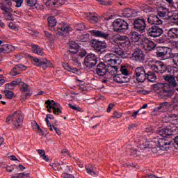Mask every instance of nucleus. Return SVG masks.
<instances>
[{
    "instance_id": "obj_57",
    "label": "nucleus",
    "mask_w": 178,
    "mask_h": 178,
    "mask_svg": "<svg viewBox=\"0 0 178 178\" xmlns=\"http://www.w3.org/2000/svg\"><path fill=\"white\" fill-rule=\"evenodd\" d=\"M10 122H12L13 124V114L6 118V122L8 124H10Z\"/></svg>"
},
{
    "instance_id": "obj_13",
    "label": "nucleus",
    "mask_w": 178,
    "mask_h": 178,
    "mask_svg": "<svg viewBox=\"0 0 178 178\" xmlns=\"http://www.w3.org/2000/svg\"><path fill=\"white\" fill-rule=\"evenodd\" d=\"M143 44L145 51H154V49L156 48V44L152 40H149L148 38H145L143 40Z\"/></svg>"
},
{
    "instance_id": "obj_26",
    "label": "nucleus",
    "mask_w": 178,
    "mask_h": 178,
    "mask_svg": "<svg viewBox=\"0 0 178 178\" xmlns=\"http://www.w3.org/2000/svg\"><path fill=\"white\" fill-rule=\"evenodd\" d=\"M86 169L88 175L90 176L97 177L99 175V172L97 171V167L92 165H86Z\"/></svg>"
},
{
    "instance_id": "obj_18",
    "label": "nucleus",
    "mask_w": 178,
    "mask_h": 178,
    "mask_svg": "<svg viewBox=\"0 0 178 178\" xmlns=\"http://www.w3.org/2000/svg\"><path fill=\"white\" fill-rule=\"evenodd\" d=\"M169 49L165 47H160L156 48V56L157 58H161V59H165L168 55Z\"/></svg>"
},
{
    "instance_id": "obj_58",
    "label": "nucleus",
    "mask_w": 178,
    "mask_h": 178,
    "mask_svg": "<svg viewBox=\"0 0 178 178\" xmlns=\"http://www.w3.org/2000/svg\"><path fill=\"white\" fill-rule=\"evenodd\" d=\"M53 5H65V0H54Z\"/></svg>"
},
{
    "instance_id": "obj_49",
    "label": "nucleus",
    "mask_w": 178,
    "mask_h": 178,
    "mask_svg": "<svg viewBox=\"0 0 178 178\" xmlns=\"http://www.w3.org/2000/svg\"><path fill=\"white\" fill-rule=\"evenodd\" d=\"M4 94L6 97V98H8V99H12L13 98V95H15L13 92L8 90H5Z\"/></svg>"
},
{
    "instance_id": "obj_42",
    "label": "nucleus",
    "mask_w": 178,
    "mask_h": 178,
    "mask_svg": "<svg viewBox=\"0 0 178 178\" xmlns=\"http://www.w3.org/2000/svg\"><path fill=\"white\" fill-rule=\"evenodd\" d=\"M32 51L33 52H34V54H37V55H44V53L42 52V49H40L38 45H32Z\"/></svg>"
},
{
    "instance_id": "obj_7",
    "label": "nucleus",
    "mask_w": 178,
    "mask_h": 178,
    "mask_svg": "<svg viewBox=\"0 0 178 178\" xmlns=\"http://www.w3.org/2000/svg\"><path fill=\"white\" fill-rule=\"evenodd\" d=\"M147 69H144V67H138L135 70V74L136 76V80L138 83H144L147 80Z\"/></svg>"
},
{
    "instance_id": "obj_54",
    "label": "nucleus",
    "mask_w": 178,
    "mask_h": 178,
    "mask_svg": "<svg viewBox=\"0 0 178 178\" xmlns=\"http://www.w3.org/2000/svg\"><path fill=\"white\" fill-rule=\"evenodd\" d=\"M8 27L11 30H14L15 31H17L19 30V28H17V26L15 25L12 22L8 24Z\"/></svg>"
},
{
    "instance_id": "obj_14",
    "label": "nucleus",
    "mask_w": 178,
    "mask_h": 178,
    "mask_svg": "<svg viewBox=\"0 0 178 178\" xmlns=\"http://www.w3.org/2000/svg\"><path fill=\"white\" fill-rule=\"evenodd\" d=\"M163 79L169 83V87H172L173 88L177 87L178 84L174 75L166 74L163 76Z\"/></svg>"
},
{
    "instance_id": "obj_43",
    "label": "nucleus",
    "mask_w": 178,
    "mask_h": 178,
    "mask_svg": "<svg viewBox=\"0 0 178 178\" xmlns=\"http://www.w3.org/2000/svg\"><path fill=\"white\" fill-rule=\"evenodd\" d=\"M11 178H30V173H17L15 175H12Z\"/></svg>"
},
{
    "instance_id": "obj_39",
    "label": "nucleus",
    "mask_w": 178,
    "mask_h": 178,
    "mask_svg": "<svg viewBox=\"0 0 178 178\" xmlns=\"http://www.w3.org/2000/svg\"><path fill=\"white\" fill-rule=\"evenodd\" d=\"M107 72L111 74V76H115L118 73V67L115 65H108L107 66Z\"/></svg>"
},
{
    "instance_id": "obj_53",
    "label": "nucleus",
    "mask_w": 178,
    "mask_h": 178,
    "mask_svg": "<svg viewBox=\"0 0 178 178\" xmlns=\"http://www.w3.org/2000/svg\"><path fill=\"white\" fill-rule=\"evenodd\" d=\"M11 83V84H13V86L15 87V86H19V84L21 86L22 82V79H17L15 81H13Z\"/></svg>"
},
{
    "instance_id": "obj_41",
    "label": "nucleus",
    "mask_w": 178,
    "mask_h": 178,
    "mask_svg": "<svg viewBox=\"0 0 178 178\" xmlns=\"http://www.w3.org/2000/svg\"><path fill=\"white\" fill-rule=\"evenodd\" d=\"M85 19L86 20H89V22H97L98 20V17L94 15L92 13H88L86 15Z\"/></svg>"
},
{
    "instance_id": "obj_36",
    "label": "nucleus",
    "mask_w": 178,
    "mask_h": 178,
    "mask_svg": "<svg viewBox=\"0 0 178 178\" xmlns=\"http://www.w3.org/2000/svg\"><path fill=\"white\" fill-rule=\"evenodd\" d=\"M173 72V70H172V67L169 65H165V63H163V65H161V67L160 68V71H159V73H161V74L163 73H172Z\"/></svg>"
},
{
    "instance_id": "obj_6",
    "label": "nucleus",
    "mask_w": 178,
    "mask_h": 178,
    "mask_svg": "<svg viewBox=\"0 0 178 178\" xmlns=\"http://www.w3.org/2000/svg\"><path fill=\"white\" fill-rule=\"evenodd\" d=\"M98 62V58L95 54H88L85 57L84 65L88 69H92Z\"/></svg>"
},
{
    "instance_id": "obj_33",
    "label": "nucleus",
    "mask_w": 178,
    "mask_h": 178,
    "mask_svg": "<svg viewBox=\"0 0 178 178\" xmlns=\"http://www.w3.org/2000/svg\"><path fill=\"white\" fill-rule=\"evenodd\" d=\"M168 105H169V102H168L161 103L159 106L154 108V112H165L168 108Z\"/></svg>"
},
{
    "instance_id": "obj_1",
    "label": "nucleus",
    "mask_w": 178,
    "mask_h": 178,
    "mask_svg": "<svg viewBox=\"0 0 178 178\" xmlns=\"http://www.w3.org/2000/svg\"><path fill=\"white\" fill-rule=\"evenodd\" d=\"M147 23L152 24V26L146 29V34L150 38H156L161 37L163 34V29L159 27L163 22L158 17V15H150L147 17Z\"/></svg>"
},
{
    "instance_id": "obj_11",
    "label": "nucleus",
    "mask_w": 178,
    "mask_h": 178,
    "mask_svg": "<svg viewBox=\"0 0 178 178\" xmlns=\"http://www.w3.org/2000/svg\"><path fill=\"white\" fill-rule=\"evenodd\" d=\"M138 143L140 144V149L141 151H144V149H149V151H155L156 147H152L148 141L145 139V138H140L138 139Z\"/></svg>"
},
{
    "instance_id": "obj_9",
    "label": "nucleus",
    "mask_w": 178,
    "mask_h": 178,
    "mask_svg": "<svg viewBox=\"0 0 178 178\" xmlns=\"http://www.w3.org/2000/svg\"><path fill=\"white\" fill-rule=\"evenodd\" d=\"M92 47L94 48L95 51L102 54V52H105V49H106L108 46L106 45V42L104 41L92 40Z\"/></svg>"
},
{
    "instance_id": "obj_50",
    "label": "nucleus",
    "mask_w": 178,
    "mask_h": 178,
    "mask_svg": "<svg viewBox=\"0 0 178 178\" xmlns=\"http://www.w3.org/2000/svg\"><path fill=\"white\" fill-rule=\"evenodd\" d=\"M131 155L134 156H140L141 155V152L140 150L136 149H131Z\"/></svg>"
},
{
    "instance_id": "obj_61",
    "label": "nucleus",
    "mask_w": 178,
    "mask_h": 178,
    "mask_svg": "<svg viewBox=\"0 0 178 178\" xmlns=\"http://www.w3.org/2000/svg\"><path fill=\"white\" fill-rule=\"evenodd\" d=\"M45 104L48 105V106H54L56 103L54 100H47Z\"/></svg>"
},
{
    "instance_id": "obj_59",
    "label": "nucleus",
    "mask_w": 178,
    "mask_h": 178,
    "mask_svg": "<svg viewBox=\"0 0 178 178\" xmlns=\"http://www.w3.org/2000/svg\"><path fill=\"white\" fill-rule=\"evenodd\" d=\"M68 106L70 108H71V109H73L74 111H76L77 112L81 111V108L80 107H76V106H73L72 104H69Z\"/></svg>"
},
{
    "instance_id": "obj_17",
    "label": "nucleus",
    "mask_w": 178,
    "mask_h": 178,
    "mask_svg": "<svg viewBox=\"0 0 178 178\" xmlns=\"http://www.w3.org/2000/svg\"><path fill=\"white\" fill-rule=\"evenodd\" d=\"M162 65H163V63L161 61L149 60L148 63L149 67L156 73H159L161 67H162Z\"/></svg>"
},
{
    "instance_id": "obj_8",
    "label": "nucleus",
    "mask_w": 178,
    "mask_h": 178,
    "mask_svg": "<svg viewBox=\"0 0 178 178\" xmlns=\"http://www.w3.org/2000/svg\"><path fill=\"white\" fill-rule=\"evenodd\" d=\"M132 60L139 63H143L145 60V54L143 49L138 48L136 49L132 54Z\"/></svg>"
},
{
    "instance_id": "obj_19",
    "label": "nucleus",
    "mask_w": 178,
    "mask_h": 178,
    "mask_svg": "<svg viewBox=\"0 0 178 178\" xmlns=\"http://www.w3.org/2000/svg\"><path fill=\"white\" fill-rule=\"evenodd\" d=\"M107 66H115L118 65V60H116V56L113 54H107L104 56Z\"/></svg>"
},
{
    "instance_id": "obj_5",
    "label": "nucleus",
    "mask_w": 178,
    "mask_h": 178,
    "mask_svg": "<svg viewBox=\"0 0 178 178\" xmlns=\"http://www.w3.org/2000/svg\"><path fill=\"white\" fill-rule=\"evenodd\" d=\"M0 9L1 10H2V14L5 20L11 22H13V20H15V17H13V15H12V12H13V10H12V8H8L5 5V3H1L0 4Z\"/></svg>"
},
{
    "instance_id": "obj_35",
    "label": "nucleus",
    "mask_w": 178,
    "mask_h": 178,
    "mask_svg": "<svg viewBox=\"0 0 178 178\" xmlns=\"http://www.w3.org/2000/svg\"><path fill=\"white\" fill-rule=\"evenodd\" d=\"M122 16L124 17H134L136 14L134 13V10L130 8H126L122 12Z\"/></svg>"
},
{
    "instance_id": "obj_15",
    "label": "nucleus",
    "mask_w": 178,
    "mask_h": 178,
    "mask_svg": "<svg viewBox=\"0 0 178 178\" xmlns=\"http://www.w3.org/2000/svg\"><path fill=\"white\" fill-rule=\"evenodd\" d=\"M96 73L98 76H104L108 73V65L101 62L97 65Z\"/></svg>"
},
{
    "instance_id": "obj_30",
    "label": "nucleus",
    "mask_w": 178,
    "mask_h": 178,
    "mask_svg": "<svg viewBox=\"0 0 178 178\" xmlns=\"http://www.w3.org/2000/svg\"><path fill=\"white\" fill-rule=\"evenodd\" d=\"M49 29L51 31H55V26H56V18L54 16L47 18Z\"/></svg>"
},
{
    "instance_id": "obj_60",
    "label": "nucleus",
    "mask_w": 178,
    "mask_h": 178,
    "mask_svg": "<svg viewBox=\"0 0 178 178\" xmlns=\"http://www.w3.org/2000/svg\"><path fill=\"white\" fill-rule=\"evenodd\" d=\"M32 129H33V130H35V129H38V130L40 129V125H38V124L37 123V122L33 121V122H32Z\"/></svg>"
},
{
    "instance_id": "obj_20",
    "label": "nucleus",
    "mask_w": 178,
    "mask_h": 178,
    "mask_svg": "<svg viewBox=\"0 0 178 178\" xmlns=\"http://www.w3.org/2000/svg\"><path fill=\"white\" fill-rule=\"evenodd\" d=\"M157 143L159 144V148L162 151H168V149H169L170 141L166 140L165 138H159Z\"/></svg>"
},
{
    "instance_id": "obj_51",
    "label": "nucleus",
    "mask_w": 178,
    "mask_h": 178,
    "mask_svg": "<svg viewBox=\"0 0 178 178\" xmlns=\"http://www.w3.org/2000/svg\"><path fill=\"white\" fill-rule=\"evenodd\" d=\"M26 2L29 6H31V8L37 5V0H26Z\"/></svg>"
},
{
    "instance_id": "obj_31",
    "label": "nucleus",
    "mask_w": 178,
    "mask_h": 178,
    "mask_svg": "<svg viewBox=\"0 0 178 178\" xmlns=\"http://www.w3.org/2000/svg\"><path fill=\"white\" fill-rule=\"evenodd\" d=\"M15 49V47L10 44H3L0 47V54L3 52V54H10Z\"/></svg>"
},
{
    "instance_id": "obj_27",
    "label": "nucleus",
    "mask_w": 178,
    "mask_h": 178,
    "mask_svg": "<svg viewBox=\"0 0 178 178\" xmlns=\"http://www.w3.org/2000/svg\"><path fill=\"white\" fill-rule=\"evenodd\" d=\"M26 70V66L18 64L14 67V68L10 72V76H17V74H20V72Z\"/></svg>"
},
{
    "instance_id": "obj_2",
    "label": "nucleus",
    "mask_w": 178,
    "mask_h": 178,
    "mask_svg": "<svg viewBox=\"0 0 178 178\" xmlns=\"http://www.w3.org/2000/svg\"><path fill=\"white\" fill-rule=\"evenodd\" d=\"M113 26L114 31L117 33H124L126 30H129V24L122 19H115L113 22Z\"/></svg>"
},
{
    "instance_id": "obj_32",
    "label": "nucleus",
    "mask_w": 178,
    "mask_h": 178,
    "mask_svg": "<svg viewBox=\"0 0 178 178\" xmlns=\"http://www.w3.org/2000/svg\"><path fill=\"white\" fill-rule=\"evenodd\" d=\"M61 27L57 29V31L60 35H63L64 34H69V26L66 25L65 23L60 24Z\"/></svg>"
},
{
    "instance_id": "obj_55",
    "label": "nucleus",
    "mask_w": 178,
    "mask_h": 178,
    "mask_svg": "<svg viewBox=\"0 0 178 178\" xmlns=\"http://www.w3.org/2000/svg\"><path fill=\"white\" fill-rule=\"evenodd\" d=\"M62 177L64 178H74V176L70 172H64L62 174Z\"/></svg>"
},
{
    "instance_id": "obj_47",
    "label": "nucleus",
    "mask_w": 178,
    "mask_h": 178,
    "mask_svg": "<svg viewBox=\"0 0 178 178\" xmlns=\"http://www.w3.org/2000/svg\"><path fill=\"white\" fill-rule=\"evenodd\" d=\"M170 19L174 24H177V26H178V13H175L172 14Z\"/></svg>"
},
{
    "instance_id": "obj_3",
    "label": "nucleus",
    "mask_w": 178,
    "mask_h": 178,
    "mask_svg": "<svg viewBox=\"0 0 178 178\" xmlns=\"http://www.w3.org/2000/svg\"><path fill=\"white\" fill-rule=\"evenodd\" d=\"M134 29L139 33H145L147 30V22L143 18H136L134 20Z\"/></svg>"
},
{
    "instance_id": "obj_48",
    "label": "nucleus",
    "mask_w": 178,
    "mask_h": 178,
    "mask_svg": "<svg viewBox=\"0 0 178 178\" xmlns=\"http://www.w3.org/2000/svg\"><path fill=\"white\" fill-rule=\"evenodd\" d=\"M20 86H22L20 89L22 92H26L27 91H30V88H29V85L22 82L21 83Z\"/></svg>"
},
{
    "instance_id": "obj_24",
    "label": "nucleus",
    "mask_w": 178,
    "mask_h": 178,
    "mask_svg": "<svg viewBox=\"0 0 178 178\" xmlns=\"http://www.w3.org/2000/svg\"><path fill=\"white\" fill-rule=\"evenodd\" d=\"M113 80L116 83H120L122 84L123 83H129V81H130V77L124 76L122 74H115V76H113Z\"/></svg>"
},
{
    "instance_id": "obj_63",
    "label": "nucleus",
    "mask_w": 178,
    "mask_h": 178,
    "mask_svg": "<svg viewBox=\"0 0 178 178\" xmlns=\"http://www.w3.org/2000/svg\"><path fill=\"white\" fill-rule=\"evenodd\" d=\"M76 27L77 30L81 31V30H84V29H86V25H84V24H78Z\"/></svg>"
},
{
    "instance_id": "obj_34",
    "label": "nucleus",
    "mask_w": 178,
    "mask_h": 178,
    "mask_svg": "<svg viewBox=\"0 0 178 178\" xmlns=\"http://www.w3.org/2000/svg\"><path fill=\"white\" fill-rule=\"evenodd\" d=\"M79 48H80V46L76 42H72V43L70 45L69 51L71 54H76L77 52H79Z\"/></svg>"
},
{
    "instance_id": "obj_46",
    "label": "nucleus",
    "mask_w": 178,
    "mask_h": 178,
    "mask_svg": "<svg viewBox=\"0 0 178 178\" xmlns=\"http://www.w3.org/2000/svg\"><path fill=\"white\" fill-rule=\"evenodd\" d=\"M121 74L125 77H130L129 76V70H127V67L126 66H122L120 68Z\"/></svg>"
},
{
    "instance_id": "obj_12",
    "label": "nucleus",
    "mask_w": 178,
    "mask_h": 178,
    "mask_svg": "<svg viewBox=\"0 0 178 178\" xmlns=\"http://www.w3.org/2000/svg\"><path fill=\"white\" fill-rule=\"evenodd\" d=\"M111 52L113 54H116L118 56L122 58V59H127L129 58V54L127 53H124V51L122 49V48L119 47V46H112L110 49Z\"/></svg>"
},
{
    "instance_id": "obj_37",
    "label": "nucleus",
    "mask_w": 178,
    "mask_h": 178,
    "mask_svg": "<svg viewBox=\"0 0 178 178\" xmlns=\"http://www.w3.org/2000/svg\"><path fill=\"white\" fill-rule=\"evenodd\" d=\"M168 35L170 38H178V29L172 28L168 30Z\"/></svg>"
},
{
    "instance_id": "obj_28",
    "label": "nucleus",
    "mask_w": 178,
    "mask_h": 178,
    "mask_svg": "<svg viewBox=\"0 0 178 178\" xmlns=\"http://www.w3.org/2000/svg\"><path fill=\"white\" fill-rule=\"evenodd\" d=\"M157 15L159 17H162L163 19H169V9L161 6L159 8Z\"/></svg>"
},
{
    "instance_id": "obj_22",
    "label": "nucleus",
    "mask_w": 178,
    "mask_h": 178,
    "mask_svg": "<svg viewBox=\"0 0 178 178\" xmlns=\"http://www.w3.org/2000/svg\"><path fill=\"white\" fill-rule=\"evenodd\" d=\"M158 133L164 138H170L173 136V130L172 128H165L158 131Z\"/></svg>"
},
{
    "instance_id": "obj_16",
    "label": "nucleus",
    "mask_w": 178,
    "mask_h": 178,
    "mask_svg": "<svg viewBox=\"0 0 178 178\" xmlns=\"http://www.w3.org/2000/svg\"><path fill=\"white\" fill-rule=\"evenodd\" d=\"M162 65H163V63L161 61L149 60L148 63L149 67L156 73H159L161 67H162Z\"/></svg>"
},
{
    "instance_id": "obj_45",
    "label": "nucleus",
    "mask_w": 178,
    "mask_h": 178,
    "mask_svg": "<svg viewBox=\"0 0 178 178\" xmlns=\"http://www.w3.org/2000/svg\"><path fill=\"white\" fill-rule=\"evenodd\" d=\"M50 166L51 167L55 173H58V172H60L61 173L62 170L60 169V168H62V165H60V163H54L53 165H50Z\"/></svg>"
},
{
    "instance_id": "obj_21",
    "label": "nucleus",
    "mask_w": 178,
    "mask_h": 178,
    "mask_svg": "<svg viewBox=\"0 0 178 178\" xmlns=\"http://www.w3.org/2000/svg\"><path fill=\"white\" fill-rule=\"evenodd\" d=\"M115 41H118V44L121 47H130V40L126 36H118L115 38Z\"/></svg>"
},
{
    "instance_id": "obj_56",
    "label": "nucleus",
    "mask_w": 178,
    "mask_h": 178,
    "mask_svg": "<svg viewBox=\"0 0 178 178\" xmlns=\"http://www.w3.org/2000/svg\"><path fill=\"white\" fill-rule=\"evenodd\" d=\"M17 166L16 165H11V166H8L6 167V170L7 172H9V173H12L16 169Z\"/></svg>"
},
{
    "instance_id": "obj_64",
    "label": "nucleus",
    "mask_w": 178,
    "mask_h": 178,
    "mask_svg": "<svg viewBox=\"0 0 178 178\" xmlns=\"http://www.w3.org/2000/svg\"><path fill=\"white\" fill-rule=\"evenodd\" d=\"M16 3L17 8H20L22 3H23V0H13Z\"/></svg>"
},
{
    "instance_id": "obj_38",
    "label": "nucleus",
    "mask_w": 178,
    "mask_h": 178,
    "mask_svg": "<svg viewBox=\"0 0 178 178\" xmlns=\"http://www.w3.org/2000/svg\"><path fill=\"white\" fill-rule=\"evenodd\" d=\"M129 37L134 41V42H138L140 41V34L138 32L132 31L129 33Z\"/></svg>"
},
{
    "instance_id": "obj_25",
    "label": "nucleus",
    "mask_w": 178,
    "mask_h": 178,
    "mask_svg": "<svg viewBox=\"0 0 178 178\" xmlns=\"http://www.w3.org/2000/svg\"><path fill=\"white\" fill-rule=\"evenodd\" d=\"M169 84H161V91L167 96V97H173L175 95V90H171Z\"/></svg>"
},
{
    "instance_id": "obj_40",
    "label": "nucleus",
    "mask_w": 178,
    "mask_h": 178,
    "mask_svg": "<svg viewBox=\"0 0 178 178\" xmlns=\"http://www.w3.org/2000/svg\"><path fill=\"white\" fill-rule=\"evenodd\" d=\"M53 113H54V115L62 113V106L59 103H56V104L53 106Z\"/></svg>"
},
{
    "instance_id": "obj_4",
    "label": "nucleus",
    "mask_w": 178,
    "mask_h": 178,
    "mask_svg": "<svg viewBox=\"0 0 178 178\" xmlns=\"http://www.w3.org/2000/svg\"><path fill=\"white\" fill-rule=\"evenodd\" d=\"M31 58L35 66L42 67L43 70H45L47 67H51V66H52L51 61H49L47 58L41 60L33 56H31Z\"/></svg>"
},
{
    "instance_id": "obj_23",
    "label": "nucleus",
    "mask_w": 178,
    "mask_h": 178,
    "mask_svg": "<svg viewBox=\"0 0 178 178\" xmlns=\"http://www.w3.org/2000/svg\"><path fill=\"white\" fill-rule=\"evenodd\" d=\"M90 33L95 37H99L100 38H104V40H109V33L98 30L90 31Z\"/></svg>"
},
{
    "instance_id": "obj_29",
    "label": "nucleus",
    "mask_w": 178,
    "mask_h": 178,
    "mask_svg": "<svg viewBox=\"0 0 178 178\" xmlns=\"http://www.w3.org/2000/svg\"><path fill=\"white\" fill-rule=\"evenodd\" d=\"M146 79H147L148 81L150 83H154L156 80V74L154 71H150L149 70L146 69Z\"/></svg>"
},
{
    "instance_id": "obj_10",
    "label": "nucleus",
    "mask_w": 178,
    "mask_h": 178,
    "mask_svg": "<svg viewBox=\"0 0 178 178\" xmlns=\"http://www.w3.org/2000/svg\"><path fill=\"white\" fill-rule=\"evenodd\" d=\"M13 126L17 129L22 127L23 120L24 119L23 113L15 111L13 113Z\"/></svg>"
},
{
    "instance_id": "obj_44",
    "label": "nucleus",
    "mask_w": 178,
    "mask_h": 178,
    "mask_svg": "<svg viewBox=\"0 0 178 178\" xmlns=\"http://www.w3.org/2000/svg\"><path fill=\"white\" fill-rule=\"evenodd\" d=\"M60 169H61V173H67V172H72L70 166H69V165L66 163L61 164Z\"/></svg>"
},
{
    "instance_id": "obj_62",
    "label": "nucleus",
    "mask_w": 178,
    "mask_h": 178,
    "mask_svg": "<svg viewBox=\"0 0 178 178\" xmlns=\"http://www.w3.org/2000/svg\"><path fill=\"white\" fill-rule=\"evenodd\" d=\"M6 90H15V86L11 83H8L6 85Z\"/></svg>"
},
{
    "instance_id": "obj_52",
    "label": "nucleus",
    "mask_w": 178,
    "mask_h": 178,
    "mask_svg": "<svg viewBox=\"0 0 178 178\" xmlns=\"http://www.w3.org/2000/svg\"><path fill=\"white\" fill-rule=\"evenodd\" d=\"M88 40V35H81L80 36L81 42H87Z\"/></svg>"
}]
</instances>
